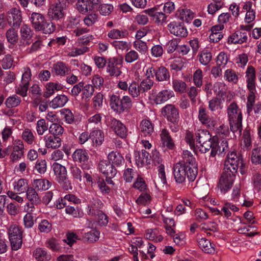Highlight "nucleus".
<instances>
[{
	"label": "nucleus",
	"mask_w": 261,
	"mask_h": 261,
	"mask_svg": "<svg viewBox=\"0 0 261 261\" xmlns=\"http://www.w3.org/2000/svg\"><path fill=\"white\" fill-rule=\"evenodd\" d=\"M227 115L230 130L240 136L242 130V114L237 105L232 102L227 108Z\"/></svg>",
	"instance_id": "f257e3e1"
},
{
	"label": "nucleus",
	"mask_w": 261,
	"mask_h": 261,
	"mask_svg": "<svg viewBox=\"0 0 261 261\" xmlns=\"http://www.w3.org/2000/svg\"><path fill=\"white\" fill-rule=\"evenodd\" d=\"M197 173L198 172H196L194 176H191V170L184 162H178L173 167L174 178L177 184H184L187 178L189 181H193L195 179Z\"/></svg>",
	"instance_id": "f03ea898"
},
{
	"label": "nucleus",
	"mask_w": 261,
	"mask_h": 261,
	"mask_svg": "<svg viewBox=\"0 0 261 261\" xmlns=\"http://www.w3.org/2000/svg\"><path fill=\"white\" fill-rule=\"evenodd\" d=\"M69 0H58L57 2L50 6L48 10V17L54 20L61 21L65 16L64 10Z\"/></svg>",
	"instance_id": "7ed1b4c3"
},
{
	"label": "nucleus",
	"mask_w": 261,
	"mask_h": 261,
	"mask_svg": "<svg viewBox=\"0 0 261 261\" xmlns=\"http://www.w3.org/2000/svg\"><path fill=\"white\" fill-rule=\"evenodd\" d=\"M195 140L199 144L198 147L202 153H206L211 148L212 140L210 133L205 129L198 130L195 134Z\"/></svg>",
	"instance_id": "20e7f679"
},
{
	"label": "nucleus",
	"mask_w": 261,
	"mask_h": 261,
	"mask_svg": "<svg viewBox=\"0 0 261 261\" xmlns=\"http://www.w3.org/2000/svg\"><path fill=\"white\" fill-rule=\"evenodd\" d=\"M235 176V173L231 171L224 170L217 185V187L221 194H225L231 189L234 180Z\"/></svg>",
	"instance_id": "39448f33"
},
{
	"label": "nucleus",
	"mask_w": 261,
	"mask_h": 261,
	"mask_svg": "<svg viewBox=\"0 0 261 261\" xmlns=\"http://www.w3.org/2000/svg\"><path fill=\"white\" fill-rule=\"evenodd\" d=\"M243 166V159L241 156L237 155L235 151L228 153L225 162L224 170L231 171L236 173L239 167Z\"/></svg>",
	"instance_id": "423d86ee"
},
{
	"label": "nucleus",
	"mask_w": 261,
	"mask_h": 261,
	"mask_svg": "<svg viewBox=\"0 0 261 261\" xmlns=\"http://www.w3.org/2000/svg\"><path fill=\"white\" fill-rule=\"evenodd\" d=\"M162 115L171 123L179 121V111L175 106L172 104H168L161 109Z\"/></svg>",
	"instance_id": "0eeeda50"
},
{
	"label": "nucleus",
	"mask_w": 261,
	"mask_h": 261,
	"mask_svg": "<svg viewBox=\"0 0 261 261\" xmlns=\"http://www.w3.org/2000/svg\"><path fill=\"white\" fill-rule=\"evenodd\" d=\"M24 153V144L21 139H16L12 146V152L10 159L13 162H17L23 156Z\"/></svg>",
	"instance_id": "6e6552de"
},
{
	"label": "nucleus",
	"mask_w": 261,
	"mask_h": 261,
	"mask_svg": "<svg viewBox=\"0 0 261 261\" xmlns=\"http://www.w3.org/2000/svg\"><path fill=\"white\" fill-rule=\"evenodd\" d=\"M174 96L173 91L170 89H164L158 93L152 90L151 94V98L156 105L163 103Z\"/></svg>",
	"instance_id": "1a4fd4ad"
},
{
	"label": "nucleus",
	"mask_w": 261,
	"mask_h": 261,
	"mask_svg": "<svg viewBox=\"0 0 261 261\" xmlns=\"http://www.w3.org/2000/svg\"><path fill=\"white\" fill-rule=\"evenodd\" d=\"M123 62L122 58L119 60L113 58L110 60L106 66V72L111 76L118 77L122 73V71L118 65H121Z\"/></svg>",
	"instance_id": "9d476101"
},
{
	"label": "nucleus",
	"mask_w": 261,
	"mask_h": 261,
	"mask_svg": "<svg viewBox=\"0 0 261 261\" xmlns=\"http://www.w3.org/2000/svg\"><path fill=\"white\" fill-rule=\"evenodd\" d=\"M211 144V156L212 157L222 154L228 148V143L225 140L218 141L217 138L213 137Z\"/></svg>",
	"instance_id": "9b49d317"
},
{
	"label": "nucleus",
	"mask_w": 261,
	"mask_h": 261,
	"mask_svg": "<svg viewBox=\"0 0 261 261\" xmlns=\"http://www.w3.org/2000/svg\"><path fill=\"white\" fill-rule=\"evenodd\" d=\"M168 28L171 34L179 37H186L188 31L182 23L172 21L168 24Z\"/></svg>",
	"instance_id": "f8f14e48"
},
{
	"label": "nucleus",
	"mask_w": 261,
	"mask_h": 261,
	"mask_svg": "<svg viewBox=\"0 0 261 261\" xmlns=\"http://www.w3.org/2000/svg\"><path fill=\"white\" fill-rule=\"evenodd\" d=\"M182 157L183 160L178 162H184L187 167H189V170H191V176H194V174L198 172V169L193 155L190 151L186 150L183 151Z\"/></svg>",
	"instance_id": "ddd939ff"
},
{
	"label": "nucleus",
	"mask_w": 261,
	"mask_h": 261,
	"mask_svg": "<svg viewBox=\"0 0 261 261\" xmlns=\"http://www.w3.org/2000/svg\"><path fill=\"white\" fill-rule=\"evenodd\" d=\"M21 20V14L19 9L13 8L8 11L7 21L10 25L18 27L20 25Z\"/></svg>",
	"instance_id": "4468645a"
},
{
	"label": "nucleus",
	"mask_w": 261,
	"mask_h": 261,
	"mask_svg": "<svg viewBox=\"0 0 261 261\" xmlns=\"http://www.w3.org/2000/svg\"><path fill=\"white\" fill-rule=\"evenodd\" d=\"M111 128L121 138H125L127 135V129L119 120L113 118L109 124Z\"/></svg>",
	"instance_id": "2eb2a0df"
},
{
	"label": "nucleus",
	"mask_w": 261,
	"mask_h": 261,
	"mask_svg": "<svg viewBox=\"0 0 261 261\" xmlns=\"http://www.w3.org/2000/svg\"><path fill=\"white\" fill-rule=\"evenodd\" d=\"M99 171L109 178L115 177L117 170L115 167L106 160H101L98 164Z\"/></svg>",
	"instance_id": "dca6fc26"
},
{
	"label": "nucleus",
	"mask_w": 261,
	"mask_h": 261,
	"mask_svg": "<svg viewBox=\"0 0 261 261\" xmlns=\"http://www.w3.org/2000/svg\"><path fill=\"white\" fill-rule=\"evenodd\" d=\"M248 40V36L246 32L237 31L231 34L227 39V43L231 44H242L246 42Z\"/></svg>",
	"instance_id": "f3484780"
},
{
	"label": "nucleus",
	"mask_w": 261,
	"mask_h": 261,
	"mask_svg": "<svg viewBox=\"0 0 261 261\" xmlns=\"http://www.w3.org/2000/svg\"><path fill=\"white\" fill-rule=\"evenodd\" d=\"M144 12L150 16L156 23H163L166 22L167 16L164 13L157 11V9L152 8L146 9Z\"/></svg>",
	"instance_id": "a211bd4d"
},
{
	"label": "nucleus",
	"mask_w": 261,
	"mask_h": 261,
	"mask_svg": "<svg viewBox=\"0 0 261 261\" xmlns=\"http://www.w3.org/2000/svg\"><path fill=\"white\" fill-rule=\"evenodd\" d=\"M246 77L247 87L249 90H255V69L252 66H248L246 71Z\"/></svg>",
	"instance_id": "6ab92c4d"
},
{
	"label": "nucleus",
	"mask_w": 261,
	"mask_h": 261,
	"mask_svg": "<svg viewBox=\"0 0 261 261\" xmlns=\"http://www.w3.org/2000/svg\"><path fill=\"white\" fill-rule=\"evenodd\" d=\"M70 71V68L65 63L58 62L55 63L51 68V72L56 75L65 76Z\"/></svg>",
	"instance_id": "aec40b11"
},
{
	"label": "nucleus",
	"mask_w": 261,
	"mask_h": 261,
	"mask_svg": "<svg viewBox=\"0 0 261 261\" xmlns=\"http://www.w3.org/2000/svg\"><path fill=\"white\" fill-rule=\"evenodd\" d=\"M20 43L22 45H28L29 40L31 39L33 35V31L30 26L23 24L20 30Z\"/></svg>",
	"instance_id": "412c9836"
},
{
	"label": "nucleus",
	"mask_w": 261,
	"mask_h": 261,
	"mask_svg": "<svg viewBox=\"0 0 261 261\" xmlns=\"http://www.w3.org/2000/svg\"><path fill=\"white\" fill-rule=\"evenodd\" d=\"M43 141L45 146L47 148L56 149L61 145V140L59 137L53 135H47L44 136Z\"/></svg>",
	"instance_id": "4be33fe9"
},
{
	"label": "nucleus",
	"mask_w": 261,
	"mask_h": 261,
	"mask_svg": "<svg viewBox=\"0 0 261 261\" xmlns=\"http://www.w3.org/2000/svg\"><path fill=\"white\" fill-rule=\"evenodd\" d=\"M102 205L103 203L100 199L93 198L90 203L87 205V213L89 215L95 216L98 212L101 211L99 208H101Z\"/></svg>",
	"instance_id": "5701e85b"
},
{
	"label": "nucleus",
	"mask_w": 261,
	"mask_h": 261,
	"mask_svg": "<svg viewBox=\"0 0 261 261\" xmlns=\"http://www.w3.org/2000/svg\"><path fill=\"white\" fill-rule=\"evenodd\" d=\"M160 136L161 144L163 146L166 147L169 149H173L175 146L174 143L167 129H163L161 132Z\"/></svg>",
	"instance_id": "b1692460"
},
{
	"label": "nucleus",
	"mask_w": 261,
	"mask_h": 261,
	"mask_svg": "<svg viewBox=\"0 0 261 261\" xmlns=\"http://www.w3.org/2000/svg\"><path fill=\"white\" fill-rule=\"evenodd\" d=\"M199 248L205 253H214L215 252V245L208 239L202 238L198 240Z\"/></svg>",
	"instance_id": "393cba45"
},
{
	"label": "nucleus",
	"mask_w": 261,
	"mask_h": 261,
	"mask_svg": "<svg viewBox=\"0 0 261 261\" xmlns=\"http://www.w3.org/2000/svg\"><path fill=\"white\" fill-rule=\"evenodd\" d=\"M14 192H16L19 194H22L29 188L28 181L24 178H20L15 180L12 184Z\"/></svg>",
	"instance_id": "a878e982"
},
{
	"label": "nucleus",
	"mask_w": 261,
	"mask_h": 261,
	"mask_svg": "<svg viewBox=\"0 0 261 261\" xmlns=\"http://www.w3.org/2000/svg\"><path fill=\"white\" fill-rule=\"evenodd\" d=\"M108 158L109 161V163H111L114 167L120 166L122 165L124 162V160L122 155L117 151H112L110 152L108 155Z\"/></svg>",
	"instance_id": "bb28decb"
},
{
	"label": "nucleus",
	"mask_w": 261,
	"mask_h": 261,
	"mask_svg": "<svg viewBox=\"0 0 261 261\" xmlns=\"http://www.w3.org/2000/svg\"><path fill=\"white\" fill-rule=\"evenodd\" d=\"M72 158L74 161L84 164L88 162L89 156L85 150L77 149L73 153Z\"/></svg>",
	"instance_id": "cd10ccee"
},
{
	"label": "nucleus",
	"mask_w": 261,
	"mask_h": 261,
	"mask_svg": "<svg viewBox=\"0 0 261 261\" xmlns=\"http://www.w3.org/2000/svg\"><path fill=\"white\" fill-rule=\"evenodd\" d=\"M31 20L34 28L38 31L41 30L44 20V16L40 13L34 12L32 14Z\"/></svg>",
	"instance_id": "c85d7f7f"
},
{
	"label": "nucleus",
	"mask_w": 261,
	"mask_h": 261,
	"mask_svg": "<svg viewBox=\"0 0 261 261\" xmlns=\"http://www.w3.org/2000/svg\"><path fill=\"white\" fill-rule=\"evenodd\" d=\"M22 141L28 145H32L36 142V137L34 132L29 128H25L21 135Z\"/></svg>",
	"instance_id": "c756f323"
},
{
	"label": "nucleus",
	"mask_w": 261,
	"mask_h": 261,
	"mask_svg": "<svg viewBox=\"0 0 261 261\" xmlns=\"http://www.w3.org/2000/svg\"><path fill=\"white\" fill-rule=\"evenodd\" d=\"M90 139L94 146H99L104 141V134L100 129L93 130L90 133Z\"/></svg>",
	"instance_id": "7c9ffc66"
},
{
	"label": "nucleus",
	"mask_w": 261,
	"mask_h": 261,
	"mask_svg": "<svg viewBox=\"0 0 261 261\" xmlns=\"http://www.w3.org/2000/svg\"><path fill=\"white\" fill-rule=\"evenodd\" d=\"M33 255L37 261H49L51 258L50 254L45 249L41 248L36 249Z\"/></svg>",
	"instance_id": "2f4dec72"
},
{
	"label": "nucleus",
	"mask_w": 261,
	"mask_h": 261,
	"mask_svg": "<svg viewBox=\"0 0 261 261\" xmlns=\"http://www.w3.org/2000/svg\"><path fill=\"white\" fill-rule=\"evenodd\" d=\"M142 133L145 136H150L154 131L153 124L148 120H143L140 125Z\"/></svg>",
	"instance_id": "473e14b6"
},
{
	"label": "nucleus",
	"mask_w": 261,
	"mask_h": 261,
	"mask_svg": "<svg viewBox=\"0 0 261 261\" xmlns=\"http://www.w3.org/2000/svg\"><path fill=\"white\" fill-rule=\"evenodd\" d=\"M170 77L168 70L164 66H160L156 69L155 79L159 82L168 81Z\"/></svg>",
	"instance_id": "72a5a7b5"
},
{
	"label": "nucleus",
	"mask_w": 261,
	"mask_h": 261,
	"mask_svg": "<svg viewBox=\"0 0 261 261\" xmlns=\"http://www.w3.org/2000/svg\"><path fill=\"white\" fill-rule=\"evenodd\" d=\"M25 192L27 199L33 204L36 205L40 203L41 199L34 188L29 187Z\"/></svg>",
	"instance_id": "f704fd0d"
},
{
	"label": "nucleus",
	"mask_w": 261,
	"mask_h": 261,
	"mask_svg": "<svg viewBox=\"0 0 261 261\" xmlns=\"http://www.w3.org/2000/svg\"><path fill=\"white\" fill-rule=\"evenodd\" d=\"M144 237L147 239L154 242H161L163 240V237L160 234L159 231L156 229H148L146 230Z\"/></svg>",
	"instance_id": "c9c22d12"
},
{
	"label": "nucleus",
	"mask_w": 261,
	"mask_h": 261,
	"mask_svg": "<svg viewBox=\"0 0 261 261\" xmlns=\"http://www.w3.org/2000/svg\"><path fill=\"white\" fill-rule=\"evenodd\" d=\"M90 0H77L76 9L82 14H85L93 10L92 6L90 5Z\"/></svg>",
	"instance_id": "e433bc0d"
},
{
	"label": "nucleus",
	"mask_w": 261,
	"mask_h": 261,
	"mask_svg": "<svg viewBox=\"0 0 261 261\" xmlns=\"http://www.w3.org/2000/svg\"><path fill=\"white\" fill-rule=\"evenodd\" d=\"M68 101V98L65 95H58L50 102V107L53 109L61 108Z\"/></svg>",
	"instance_id": "4c0bfd02"
},
{
	"label": "nucleus",
	"mask_w": 261,
	"mask_h": 261,
	"mask_svg": "<svg viewBox=\"0 0 261 261\" xmlns=\"http://www.w3.org/2000/svg\"><path fill=\"white\" fill-rule=\"evenodd\" d=\"M52 168L57 180L61 177L67 176V170L65 167L58 163L55 162L52 165Z\"/></svg>",
	"instance_id": "58836bf2"
},
{
	"label": "nucleus",
	"mask_w": 261,
	"mask_h": 261,
	"mask_svg": "<svg viewBox=\"0 0 261 261\" xmlns=\"http://www.w3.org/2000/svg\"><path fill=\"white\" fill-rule=\"evenodd\" d=\"M70 172L73 180L75 182H82L84 171L76 166H72L70 168Z\"/></svg>",
	"instance_id": "ea45409f"
},
{
	"label": "nucleus",
	"mask_w": 261,
	"mask_h": 261,
	"mask_svg": "<svg viewBox=\"0 0 261 261\" xmlns=\"http://www.w3.org/2000/svg\"><path fill=\"white\" fill-rule=\"evenodd\" d=\"M21 102V98L14 94L9 96L5 101V105L8 108H16Z\"/></svg>",
	"instance_id": "a19ab883"
},
{
	"label": "nucleus",
	"mask_w": 261,
	"mask_h": 261,
	"mask_svg": "<svg viewBox=\"0 0 261 261\" xmlns=\"http://www.w3.org/2000/svg\"><path fill=\"white\" fill-rule=\"evenodd\" d=\"M199 61L203 65H207L212 59L211 52L208 49H203L199 54Z\"/></svg>",
	"instance_id": "79ce46f5"
},
{
	"label": "nucleus",
	"mask_w": 261,
	"mask_h": 261,
	"mask_svg": "<svg viewBox=\"0 0 261 261\" xmlns=\"http://www.w3.org/2000/svg\"><path fill=\"white\" fill-rule=\"evenodd\" d=\"M199 228L200 230L207 233V234L211 235V233L208 231H217L218 230V226L214 222H208L200 224L199 226Z\"/></svg>",
	"instance_id": "37998d69"
},
{
	"label": "nucleus",
	"mask_w": 261,
	"mask_h": 261,
	"mask_svg": "<svg viewBox=\"0 0 261 261\" xmlns=\"http://www.w3.org/2000/svg\"><path fill=\"white\" fill-rule=\"evenodd\" d=\"M63 88V86L58 83L50 82L46 84V91L45 93L46 97H49L52 95L56 91L61 90Z\"/></svg>",
	"instance_id": "c03bdc74"
},
{
	"label": "nucleus",
	"mask_w": 261,
	"mask_h": 261,
	"mask_svg": "<svg viewBox=\"0 0 261 261\" xmlns=\"http://www.w3.org/2000/svg\"><path fill=\"white\" fill-rule=\"evenodd\" d=\"M22 228L16 224L10 225L8 230L9 239L21 237L22 236Z\"/></svg>",
	"instance_id": "a18cd8bd"
},
{
	"label": "nucleus",
	"mask_w": 261,
	"mask_h": 261,
	"mask_svg": "<svg viewBox=\"0 0 261 261\" xmlns=\"http://www.w3.org/2000/svg\"><path fill=\"white\" fill-rule=\"evenodd\" d=\"M33 185L38 190H46L50 187L51 184L47 179H38L34 180Z\"/></svg>",
	"instance_id": "49530a36"
},
{
	"label": "nucleus",
	"mask_w": 261,
	"mask_h": 261,
	"mask_svg": "<svg viewBox=\"0 0 261 261\" xmlns=\"http://www.w3.org/2000/svg\"><path fill=\"white\" fill-rule=\"evenodd\" d=\"M48 129H49L48 124L45 119H41L37 121L36 130L39 136L43 135Z\"/></svg>",
	"instance_id": "de8ad7c7"
},
{
	"label": "nucleus",
	"mask_w": 261,
	"mask_h": 261,
	"mask_svg": "<svg viewBox=\"0 0 261 261\" xmlns=\"http://www.w3.org/2000/svg\"><path fill=\"white\" fill-rule=\"evenodd\" d=\"M97 10L102 16H109L114 10V7L110 4H101L98 7Z\"/></svg>",
	"instance_id": "09e8293b"
},
{
	"label": "nucleus",
	"mask_w": 261,
	"mask_h": 261,
	"mask_svg": "<svg viewBox=\"0 0 261 261\" xmlns=\"http://www.w3.org/2000/svg\"><path fill=\"white\" fill-rule=\"evenodd\" d=\"M127 35L126 31L119 29H113L108 33V37L112 39L123 38L126 37Z\"/></svg>",
	"instance_id": "8fccbe9b"
},
{
	"label": "nucleus",
	"mask_w": 261,
	"mask_h": 261,
	"mask_svg": "<svg viewBox=\"0 0 261 261\" xmlns=\"http://www.w3.org/2000/svg\"><path fill=\"white\" fill-rule=\"evenodd\" d=\"M198 120L203 124H208L210 122V118L206 112V110L203 106L198 109Z\"/></svg>",
	"instance_id": "3c124183"
},
{
	"label": "nucleus",
	"mask_w": 261,
	"mask_h": 261,
	"mask_svg": "<svg viewBox=\"0 0 261 261\" xmlns=\"http://www.w3.org/2000/svg\"><path fill=\"white\" fill-rule=\"evenodd\" d=\"M112 45L117 53L127 51L130 47L128 42L123 41H114Z\"/></svg>",
	"instance_id": "603ef678"
},
{
	"label": "nucleus",
	"mask_w": 261,
	"mask_h": 261,
	"mask_svg": "<svg viewBox=\"0 0 261 261\" xmlns=\"http://www.w3.org/2000/svg\"><path fill=\"white\" fill-rule=\"evenodd\" d=\"M100 237V232L96 229H92L86 233L84 239L89 243H94L98 240Z\"/></svg>",
	"instance_id": "864d4df0"
},
{
	"label": "nucleus",
	"mask_w": 261,
	"mask_h": 261,
	"mask_svg": "<svg viewBox=\"0 0 261 261\" xmlns=\"http://www.w3.org/2000/svg\"><path fill=\"white\" fill-rule=\"evenodd\" d=\"M103 95L99 92L97 93L92 98V103L93 108L99 111L103 106Z\"/></svg>",
	"instance_id": "5fc2aeb1"
},
{
	"label": "nucleus",
	"mask_w": 261,
	"mask_h": 261,
	"mask_svg": "<svg viewBox=\"0 0 261 261\" xmlns=\"http://www.w3.org/2000/svg\"><path fill=\"white\" fill-rule=\"evenodd\" d=\"M172 86L175 92L182 93L186 91L187 84L181 80L177 79L173 80Z\"/></svg>",
	"instance_id": "6e6d98bb"
},
{
	"label": "nucleus",
	"mask_w": 261,
	"mask_h": 261,
	"mask_svg": "<svg viewBox=\"0 0 261 261\" xmlns=\"http://www.w3.org/2000/svg\"><path fill=\"white\" fill-rule=\"evenodd\" d=\"M89 50V48L86 46L73 47L68 53V56L72 57H77L83 55Z\"/></svg>",
	"instance_id": "4d7b16f0"
},
{
	"label": "nucleus",
	"mask_w": 261,
	"mask_h": 261,
	"mask_svg": "<svg viewBox=\"0 0 261 261\" xmlns=\"http://www.w3.org/2000/svg\"><path fill=\"white\" fill-rule=\"evenodd\" d=\"M251 161L253 164L261 163V145L254 148L251 153Z\"/></svg>",
	"instance_id": "13d9d810"
},
{
	"label": "nucleus",
	"mask_w": 261,
	"mask_h": 261,
	"mask_svg": "<svg viewBox=\"0 0 261 261\" xmlns=\"http://www.w3.org/2000/svg\"><path fill=\"white\" fill-rule=\"evenodd\" d=\"M46 247L54 251H59L61 249L59 240L55 238L49 239L46 242Z\"/></svg>",
	"instance_id": "bf43d9fd"
},
{
	"label": "nucleus",
	"mask_w": 261,
	"mask_h": 261,
	"mask_svg": "<svg viewBox=\"0 0 261 261\" xmlns=\"http://www.w3.org/2000/svg\"><path fill=\"white\" fill-rule=\"evenodd\" d=\"M99 16L95 13H91L88 14L83 20L84 24L88 26L91 27L98 21Z\"/></svg>",
	"instance_id": "052dcab7"
},
{
	"label": "nucleus",
	"mask_w": 261,
	"mask_h": 261,
	"mask_svg": "<svg viewBox=\"0 0 261 261\" xmlns=\"http://www.w3.org/2000/svg\"><path fill=\"white\" fill-rule=\"evenodd\" d=\"M179 17L182 20L189 22L194 17V13L190 9H184L180 11Z\"/></svg>",
	"instance_id": "680f3d73"
},
{
	"label": "nucleus",
	"mask_w": 261,
	"mask_h": 261,
	"mask_svg": "<svg viewBox=\"0 0 261 261\" xmlns=\"http://www.w3.org/2000/svg\"><path fill=\"white\" fill-rule=\"evenodd\" d=\"M6 38L8 42L11 44H15L18 40V34L13 28L9 29L6 33Z\"/></svg>",
	"instance_id": "e2e57ef3"
},
{
	"label": "nucleus",
	"mask_w": 261,
	"mask_h": 261,
	"mask_svg": "<svg viewBox=\"0 0 261 261\" xmlns=\"http://www.w3.org/2000/svg\"><path fill=\"white\" fill-rule=\"evenodd\" d=\"M128 91L133 97H138L142 92L140 85L136 82H132L129 85Z\"/></svg>",
	"instance_id": "0e129e2a"
},
{
	"label": "nucleus",
	"mask_w": 261,
	"mask_h": 261,
	"mask_svg": "<svg viewBox=\"0 0 261 261\" xmlns=\"http://www.w3.org/2000/svg\"><path fill=\"white\" fill-rule=\"evenodd\" d=\"M29 87V85L21 82L18 86L15 88V94L19 95L23 97H26L28 94Z\"/></svg>",
	"instance_id": "69168bd1"
},
{
	"label": "nucleus",
	"mask_w": 261,
	"mask_h": 261,
	"mask_svg": "<svg viewBox=\"0 0 261 261\" xmlns=\"http://www.w3.org/2000/svg\"><path fill=\"white\" fill-rule=\"evenodd\" d=\"M38 229L41 232L48 233L52 229V225L48 220H42L38 224Z\"/></svg>",
	"instance_id": "338daca9"
},
{
	"label": "nucleus",
	"mask_w": 261,
	"mask_h": 261,
	"mask_svg": "<svg viewBox=\"0 0 261 261\" xmlns=\"http://www.w3.org/2000/svg\"><path fill=\"white\" fill-rule=\"evenodd\" d=\"M134 47L142 54H145L148 51V47L146 43L141 40L134 42Z\"/></svg>",
	"instance_id": "774afa93"
}]
</instances>
